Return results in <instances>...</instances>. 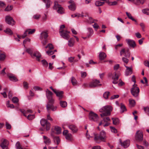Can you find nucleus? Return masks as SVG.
<instances>
[{
  "mask_svg": "<svg viewBox=\"0 0 149 149\" xmlns=\"http://www.w3.org/2000/svg\"><path fill=\"white\" fill-rule=\"evenodd\" d=\"M43 139H45L44 143L46 145H49L51 143V141L50 139L46 136H44Z\"/></svg>",
  "mask_w": 149,
  "mask_h": 149,
  "instance_id": "c85d7f7f",
  "label": "nucleus"
},
{
  "mask_svg": "<svg viewBox=\"0 0 149 149\" xmlns=\"http://www.w3.org/2000/svg\"><path fill=\"white\" fill-rule=\"evenodd\" d=\"M113 108L111 106L107 105L103 107L99 110L100 112H103L100 114L102 117L104 116H109L110 115L111 112L112 111Z\"/></svg>",
  "mask_w": 149,
  "mask_h": 149,
  "instance_id": "f257e3e1",
  "label": "nucleus"
},
{
  "mask_svg": "<svg viewBox=\"0 0 149 149\" xmlns=\"http://www.w3.org/2000/svg\"><path fill=\"white\" fill-rule=\"evenodd\" d=\"M53 8L57 10V12L59 13L62 14L64 13V9L61 5L58 4L57 1H55L54 2Z\"/></svg>",
  "mask_w": 149,
  "mask_h": 149,
  "instance_id": "20e7f679",
  "label": "nucleus"
},
{
  "mask_svg": "<svg viewBox=\"0 0 149 149\" xmlns=\"http://www.w3.org/2000/svg\"><path fill=\"white\" fill-rule=\"evenodd\" d=\"M121 146L124 148H127L130 145V141L129 140H126L123 142Z\"/></svg>",
  "mask_w": 149,
  "mask_h": 149,
  "instance_id": "4be33fe9",
  "label": "nucleus"
},
{
  "mask_svg": "<svg viewBox=\"0 0 149 149\" xmlns=\"http://www.w3.org/2000/svg\"><path fill=\"white\" fill-rule=\"evenodd\" d=\"M15 146L17 149H22V148L21 147L20 143L19 141L17 142Z\"/></svg>",
  "mask_w": 149,
  "mask_h": 149,
  "instance_id": "3c124183",
  "label": "nucleus"
},
{
  "mask_svg": "<svg viewBox=\"0 0 149 149\" xmlns=\"http://www.w3.org/2000/svg\"><path fill=\"white\" fill-rule=\"evenodd\" d=\"M71 82L72 85L74 86L76 85L77 84V81L73 77H71Z\"/></svg>",
  "mask_w": 149,
  "mask_h": 149,
  "instance_id": "de8ad7c7",
  "label": "nucleus"
},
{
  "mask_svg": "<svg viewBox=\"0 0 149 149\" xmlns=\"http://www.w3.org/2000/svg\"><path fill=\"white\" fill-rule=\"evenodd\" d=\"M145 0H136V2H134V3L136 5H138L140 4H143L145 1Z\"/></svg>",
  "mask_w": 149,
  "mask_h": 149,
  "instance_id": "e433bc0d",
  "label": "nucleus"
},
{
  "mask_svg": "<svg viewBox=\"0 0 149 149\" xmlns=\"http://www.w3.org/2000/svg\"><path fill=\"white\" fill-rule=\"evenodd\" d=\"M26 51L27 52L31 55V57L32 56L33 54V50L32 49L27 48L26 49Z\"/></svg>",
  "mask_w": 149,
  "mask_h": 149,
  "instance_id": "a18cd8bd",
  "label": "nucleus"
},
{
  "mask_svg": "<svg viewBox=\"0 0 149 149\" xmlns=\"http://www.w3.org/2000/svg\"><path fill=\"white\" fill-rule=\"evenodd\" d=\"M81 75L82 77L84 78L86 76V72H81Z\"/></svg>",
  "mask_w": 149,
  "mask_h": 149,
  "instance_id": "0e129e2a",
  "label": "nucleus"
},
{
  "mask_svg": "<svg viewBox=\"0 0 149 149\" xmlns=\"http://www.w3.org/2000/svg\"><path fill=\"white\" fill-rule=\"evenodd\" d=\"M59 33L61 36L64 39L68 40L70 36L68 34L70 33V31L62 30H59Z\"/></svg>",
  "mask_w": 149,
  "mask_h": 149,
  "instance_id": "6e6552de",
  "label": "nucleus"
},
{
  "mask_svg": "<svg viewBox=\"0 0 149 149\" xmlns=\"http://www.w3.org/2000/svg\"><path fill=\"white\" fill-rule=\"evenodd\" d=\"M120 112L123 113L125 111H127L126 109L125 106L122 103L120 104Z\"/></svg>",
  "mask_w": 149,
  "mask_h": 149,
  "instance_id": "2f4dec72",
  "label": "nucleus"
},
{
  "mask_svg": "<svg viewBox=\"0 0 149 149\" xmlns=\"http://www.w3.org/2000/svg\"><path fill=\"white\" fill-rule=\"evenodd\" d=\"M140 25L141 27L142 30L144 31V29L145 27V26L144 24L143 23H141L140 24Z\"/></svg>",
  "mask_w": 149,
  "mask_h": 149,
  "instance_id": "338daca9",
  "label": "nucleus"
},
{
  "mask_svg": "<svg viewBox=\"0 0 149 149\" xmlns=\"http://www.w3.org/2000/svg\"><path fill=\"white\" fill-rule=\"evenodd\" d=\"M75 42L73 38H71L68 41V45L69 47H73Z\"/></svg>",
  "mask_w": 149,
  "mask_h": 149,
  "instance_id": "a878e982",
  "label": "nucleus"
},
{
  "mask_svg": "<svg viewBox=\"0 0 149 149\" xmlns=\"http://www.w3.org/2000/svg\"><path fill=\"white\" fill-rule=\"evenodd\" d=\"M89 119L92 121L96 122L98 119L97 115L93 112L91 111L89 113Z\"/></svg>",
  "mask_w": 149,
  "mask_h": 149,
  "instance_id": "9b49d317",
  "label": "nucleus"
},
{
  "mask_svg": "<svg viewBox=\"0 0 149 149\" xmlns=\"http://www.w3.org/2000/svg\"><path fill=\"white\" fill-rule=\"evenodd\" d=\"M21 112L23 114L24 116H26V114L28 113H31L32 112V111L30 109H28L27 110H25L23 109H20Z\"/></svg>",
  "mask_w": 149,
  "mask_h": 149,
  "instance_id": "bb28decb",
  "label": "nucleus"
},
{
  "mask_svg": "<svg viewBox=\"0 0 149 149\" xmlns=\"http://www.w3.org/2000/svg\"><path fill=\"white\" fill-rule=\"evenodd\" d=\"M119 97V95H114L113 96H112L110 97V99L111 100H113V99L117 98H118Z\"/></svg>",
  "mask_w": 149,
  "mask_h": 149,
  "instance_id": "052dcab7",
  "label": "nucleus"
},
{
  "mask_svg": "<svg viewBox=\"0 0 149 149\" xmlns=\"http://www.w3.org/2000/svg\"><path fill=\"white\" fill-rule=\"evenodd\" d=\"M104 4V2H101L100 1H97L95 2V5L97 6H100Z\"/></svg>",
  "mask_w": 149,
  "mask_h": 149,
  "instance_id": "4c0bfd02",
  "label": "nucleus"
},
{
  "mask_svg": "<svg viewBox=\"0 0 149 149\" xmlns=\"http://www.w3.org/2000/svg\"><path fill=\"white\" fill-rule=\"evenodd\" d=\"M43 1L46 3V7L47 8H48L50 7L51 2L50 0H43Z\"/></svg>",
  "mask_w": 149,
  "mask_h": 149,
  "instance_id": "f704fd0d",
  "label": "nucleus"
},
{
  "mask_svg": "<svg viewBox=\"0 0 149 149\" xmlns=\"http://www.w3.org/2000/svg\"><path fill=\"white\" fill-rule=\"evenodd\" d=\"M6 129H10L11 128V125L8 122L6 123Z\"/></svg>",
  "mask_w": 149,
  "mask_h": 149,
  "instance_id": "e2e57ef3",
  "label": "nucleus"
},
{
  "mask_svg": "<svg viewBox=\"0 0 149 149\" xmlns=\"http://www.w3.org/2000/svg\"><path fill=\"white\" fill-rule=\"evenodd\" d=\"M12 8H13L12 6H8L5 9V11H9L11 10L12 9Z\"/></svg>",
  "mask_w": 149,
  "mask_h": 149,
  "instance_id": "4d7b16f0",
  "label": "nucleus"
},
{
  "mask_svg": "<svg viewBox=\"0 0 149 149\" xmlns=\"http://www.w3.org/2000/svg\"><path fill=\"white\" fill-rule=\"evenodd\" d=\"M122 60L125 63L127 64L129 62V59L127 58L123 57L122 58Z\"/></svg>",
  "mask_w": 149,
  "mask_h": 149,
  "instance_id": "864d4df0",
  "label": "nucleus"
},
{
  "mask_svg": "<svg viewBox=\"0 0 149 149\" xmlns=\"http://www.w3.org/2000/svg\"><path fill=\"white\" fill-rule=\"evenodd\" d=\"M41 62H42V65L44 67L47 68L48 67V63L45 60L43 59L42 60Z\"/></svg>",
  "mask_w": 149,
  "mask_h": 149,
  "instance_id": "79ce46f5",
  "label": "nucleus"
},
{
  "mask_svg": "<svg viewBox=\"0 0 149 149\" xmlns=\"http://www.w3.org/2000/svg\"><path fill=\"white\" fill-rule=\"evenodd\" d=\"M30 39L28 38H26L25 40H24L23 41V44L24 47H25V45H24V44H25L27 42H30Z\"/></svg>",
  "mask_w": 149,
  "mask_h": 149,
  "instance_id": "680f3d73",
  "label": "nucleus"
},
{
  "mask_svg": "<svg viewBox=\"0 0 149 149\" xmlns=\"http://www.w3.org/2000/svg\"><path fill=\"white\" fill-rule=\"evenodd\" d=\"M54 103H47L46 105V109L47 111L51 109L52 111H55L56 110L57 107L54 106L53 105Z\"/></svg>",
  "mask_w": 149,
  "mask_h": 149,
  "instance_id": "2eb2a0df",
  "label": "nucleus"
},
{
  "mask_svg": "<svg viewBox=\"0 0 149 149\" xmlns=\"http://www.w3.org/2000/svg\"><path fill=\"white\" fill-rule=\"evenodd\" d=\"M4 31L6 33L9 35H11L13 33V32L12 30L8 28L6 29V30Z\"/></svg>",
  "mask_w": 149,
  "mask_h": 149,
  "instance_id": "ea45409f",
  "label": "nucleus"
},
{
  "mask_svg": "<svg viewBox=\"0 0 149 149\" xmlns=\"http://www.w3.org/2000/svg\"><path fill=\"white\" fill-rule=\"evenodd\" d=\"M60 105L63 108H65L67 106V102L65 101H60Z\"/></svg>",
  "mask_w": 149,
  "mask_h": 149,
  "instance_id": "c756f323",
  "label": "nucleus"
},
{
  "mask_svg": "<svg viewBox=\"0 0 149 149\" xmlns=\"http://www.w3.org/2000/svg\"><path fill=\"white\" fill-rule=\"evenodd\" d=\"M134 84L133 86H134L131 89V92L132 95L135 97H137L139 95V88L137 86H134Z\"/></svg>",
  "mask_w": 149,
  "mask_h": 149,
  "instance_id": "1a4fd4ad",
  "label": "nucleus"
},
{
  "mask_svg": "<svg viewBox=\"0 0 149 149\" xmlns=\"http://www.w3.org/2000/svg\"><path fill=\"white\" fill-rule=\"evenodd\" d=\"M103 121L105 122H106L107 121H110V119L109 117H106L103 118Z\"/></svg>",
  "mask_w": 149,
  "mask_h": 149,
  "instance_id": "69168bd1",
  "label": "nucleus"
},
{
  "mask_svg": "<svg viewBox=\"0 0 149 149\" xmlns=\"http://www.w3.org/2000/svg\"><path fill=\"white\" fill-rule=\"evenodd\" d=\"M41 54L38 51H36L33 54L31 57L33 58H34V57H36V60L38 61H40V58H41Z\"/></svg>",
  "mask_w": 149,
  "mask_h": 149,
  "instance_id": "dca6fc26",
  "label": "nucleus"
},
{
  "mask_svg": "<svg viewBox=\"0 0 149 149\" xmlns=\"http://www.w3.org/2000/svg\"><path fill=\"white\" fill-rule=\"evenodd\" d=\"M35 117V115L33 114H29L27 116V118L29 120H31L34 119Z\"/></svg>",
  "mask_w": 149,
  "mask_h": 149,
  "instance_id": "8fccbe9b",
  "label": "nucleus"
},
{
  "mask_svg": "<svg viewBox=\"0 0 149 149\" xmlns=\"http://www.w3.org/2000/svg\"><path fill=\"white\" fill-rule=\"evenodd\" d=\"M5 21L7 24L11 25H14L15 23V22L13 18L9 16H6Z\"/></svg>",
  "mask_w": 149,
  "mask_h": 149,
  "instance_id": "ddd939ff",
  "label": "nucleus"
},
{
  "mask_svg": "<svg viewBox=\"0 0 149 149\" xmlns=\"http://www.w3.org/2000/svg\"><path fill=\"white\" fill-rule=\"evenodd\" d=\"M99 57L100 59V60H102L106 57V55L104 52H100V53Z\"/></svg>",
  "mask_w": 149,
  "mask_h": 149,
  "instance_id": "393cba45",
  "label": "nucleus"
},
{
  "mask_svg": "<svg viewBox=\"0 0 149 149\" xmlns=\"http://www.w3.org/2000/svg\"><path fill=\"white\" fill-rule=\"evenodd\" d=\"M142 12L147 15H149V9L146 8L142 10Z\"/></svg>",
  "mask_w": 149,
  "mask_h": 149,
  "instance_id": "49530a36",
  "label": "nucleus"
},
{
  "mask_svg": "<svg viewBox=\"0 0 149 149\" xmlns=\"http://www.w3.org/2000/svg\"><path fill=\"white\" fill-rule=\"evenodd\" d=\"M136 140L139 142H141L143 139V132L140 130H137L135 135Z\"/></svg>",
  "mask_w": 149,
  "mask_h": 149,
  "instance_id": "39448f33",
  "label": "nucleus"
},
{
  "mask_svg": "<svg viewBox=\"0 0 149 149\" xmlns=\"http://www.w3.org/2000/svg\"><path fill=\"white\" fill-rule=\"evenodd\" d=\"M100 81L97 79H94L92 80L89 84V87L90 88H94L98 86L102 85L101 84H99Z\"/></svg>",
  "mask_w": 149,
  "mask_h": 149,
  "instance_id": "0eeeda50",
  "label": "nucleus"
},
{
  "mask_svg": "<svg viewBox=\"0 0 149 149\" xmlns=\"http://www.w3.org/2000/svg\"><path fill=\"white\" fill-rule=\"evenodd\" d=\"M48 36V35L47 32L45 31H43L40 33V38L41 39H46Z\"/></svg>",
  "mask_w": 149,
  "mask_h": 149,
  "instance_id": "412c9836",
  "label": "nucleus"
},
{
  "mask_svg": "<svg viewBox=\"0 0 149 149\" xmlns=\"http://www.w3.org/2000/svg\"><path fill=\"white\" fill-rule=\"evenodd\" d=\"M54 130L56 132V133L57 134H60L61 133V128L59 127L55 126Z\"/></svg>",
  "mask_w": 149,
  "mask_h": 149,
  "instance_id": "72a5a7b5",
  "label": "nucleus"
},
{
  "mask_svg": "<svg viewBox=\"0 0 149 149\" xmlns=\"http://www.w3.org/2000/svg\"><path fill=\"white\" fill-rule=\"evenodd\" d=\"M54 133V132H52L51 133V135L53 136L54 141L55 142L56 141L57 145H58L60 142L59 137L58 136L54 137L53 135Z\"/></svg>",
  "mask_w": 149,
  "mask_h": 149,
  "instance_id": "b1692460",
  "label": "nucleus"
},
{
  "mask_svg": "<svg viewBox=\"0 0 149 149\" xmlns=\"http://www.w3.org/2000/svg\"><path fill=\"white\" fill-rule=\"evenodd\" d=\"M110 128L112 132L115 133H116L117 132V130L114 127L110 126Z\"/></svg>",
  "mask_w": 149,
  "mask_h": 149,
  "instance_id": "5fc2aeb1",
  "label": "nucleus"
},
{
  "mask_svg": "<svg viewBox=\"0 0 149 149\" xmlns=\"http://www.w3.org/2000/svg\"><path fill=\"white\" fill-rule=\"evenodd\" d=\"M124 65L125 67L126 68V70L125 71V74L126 76H127L131 74L132 73V68H130L126 66L125 64Z\"/></svg>",
  "mask_w": 149,
  "mask_h": 149,
  "instance_id": "5701e85b",
  "label": "nucleus"
},
{
  "mask_svg": "<svg viewBox=\"0 0 149 149\" xmlns=\"http://www.w3.org/2000/svg\"><path fill=\"white\" fill-rule=\"evenodd\" d=\"M129 101L131 106L133 107L135 105V102L134 100L130 99L129 100Z\"/></svg>",
  "mask_w": 149,
  "mask_h": 149,
  "instance_id": "37998d69",
  "label": "nucleus"
},
{
  "mask_svg": "<svg viewBox=\"0 0 149 149\" xmlns=\"http://www.w3.org/2000/svg\"><path fill=\"white\" fill-rule=\"evenodd\" d=\"M12 100L14 103H16L18 102L19 99L17 97H15L12 98Z\"/></svg>",
  "mask_w": 149,
  "mask_h": 149,
  "instance_id": "603ef678",
  "label": "nucleus"
},
{
  "mask_svg": "<svg viewBox=\"0 0 149 149\" xmlns=\"http://www.w3.org/2000/svg\"><path fill=\"white\" fill-rule=\"evenodd\" d=\"M68 8L70 10L74 11L76 9V6L75 4H72L68 6Z\"/></svg>",
  "mask_w": 149,
  "mask_h": 149,
  "instance_id": "a19ab883",
  "label": "nucleus"
},
{
  "mask_svg": "<svg viewBox=\"0 0 149 149\" xmlns=\"http://www.w3.org/2000/svg\"><path fill=\"white\" fill-rule=\"evenodd\" d=\"M36 31L35 29H27L28 33L29 34H31L34 33Z\"/></svg>",
  "mask_w": 149,
  "mask_h": 149,
  "instance_id": "09e8293b",
  "label": "nucleus"
},
{
  "mask_svg": "<svg viewBox=\"0 0 149 149\" xmlns=\"http://www.w3.org/2000/svg\"><path fill=\"white\" fill-rule=\"evenodd\" d=\"M126 41L127 44L130 47L132 48L135 47L136 46V44L135 41L130 39H127L126 40Z\"/></svg>",
  "mask_w": 149,
  "mask_h": 149,
  "instance_id": "4468645a",
  "label": "nucleus"
},
{
  "mask_svg": "<svg viewBox=\"0 0 149 149\" xmlns=\"http://www.w3.org/2000/svg\"><path fill=\"white\" fill-rule=\"evenodd\" d=\"M41 17V15L39 14H36L33 16V18L36 19H39Z\"/></svg>",
  "mask_w": 149,
  "mask_h": 149,
  "instance_id": "6e6d98bb",
  "label": "nucleus"
},
{
  "mask_svg": "<svg viewBox=\"0 0 149 149\" xmlns=\"http://www.w3.org/2000/svg\"><path fill=\"white\" fill-rule=\"evenodd\" d=\"M112 119L113 120V124L115 125H117L119 123V119L117 118H112Z\"/></svg>",
  "mask_w": 149,
  "mask_h": 149,
  "instance_id": "7c9ffc66",
  "label": "nucleus"
},
{
  "mask_svg": "<svg viewBox=\"0 0 149 149\" xmlns=\"http://www.w3.org/2000/svg\"><path fill=\"white\" fill-rule=\"evenodd\" d=\"M68 127L69 129L71 131L72 133H75L78 131V128L77 127L73 125H68Z\"/></svg>",
  "mask_w": 149,
  "mask_h": 149,
  "instance_id": "f3484780",
  "label": "nucleus"
},
{
  "mask_svg": "<svg viewBox=\"0 0 149 149\" xmlns=\"http://www.w3.org/2000/svg\"><path fill=\"white\" fill-rule=\"evenodd\" d=\"M8 144V141L6 139H4L0 145V146L3 149H8L7 146Z\"/></svg>",
  "mask_w": 149,
  "mask_h": 149,
  "instance_id": "a211bd4d",
  "label": "nucleus"
},
{
  "mask_svg": "<svg viewBox=\"0 0 149 149\" xmlns=\"http://www.w3.org/2000/svg\"><path fill=\"white\" fill-rule=\"evenodd\" d=\"M6 4L4 2L0 1V7L2 8H4Z\"/></svg>",
  "mask_w": 149,
  "mask_h": 149,
  "instance_id": "bf43d9fd",
  "label": "nucleus"
},
{
  "mask_svg": "<svg viewBox=\"0 0 149 149\" xmlns=\"http://www.w3.org/2000/svg\"><path fill=\"white\" fill-rule=\"evenodd\" d=\"M6 55L3 53L0 52V61H3L6 58Z\"/></svg>",
  "mask_w": 149,
  "mask_h": 149,
  "instance_id": "c9c22d12",
  "label": "nucleus"
},
{
  "mask_svg": "<svg viewBox=\"0 0 149 149\" xmlns=\"http://www.w3.org/2000/svg\"><path fill=\"white\" fill-rule=\"evenodd\" d=\"M110 93V92L108 91L105 92L103 95L104 97L106 99H107Z\"/></svg>",
  "mask_w": 149,
  "mask_h": 149,
  "instance_id": "c03bdc74",
  "label": "nucleus"
},
{
  "mask_svg": "<svg viewBox=\"0 0 149 149\" xmlns=\"http://www.w3.org/2000/svg\"><path fill=\"white\" fill-rule=\"evenodd\" d=\"M126 13L129 19L135 22H136V20L134 19L133 18L131 14H130V13H128L127 12H126Z\"/></svg>",
  "mask_w": 149,
  "mask_h": 149,
  "instance_id": "58836bf2",
  "label": "nucleus"
},
{
  "mask_svg": "<svg viewBox=\"0 0 149 149\" xmlns=\"http://www.w3.org/2000/svg\"><path fill=\"white\" fill-rule=\"evenodd\" d=\"M54 93L56 94V96L58 97L59 100L63 98V91H56L54 92Z\"/></svg>",
  "mask_w": 149,
  "mask_h": 149,
  "instance_id": "aec40b11",
  "label": "nucleus"
},
{
  "mask_svg": "<svg viewBox=\"0 0 149 149\" xmlns=\"http://www.w3.org/2000/svg\"><path fill=\"white\" fill-rule=\"evenodd\" d=\"M135 35L136 37L138 38H140L141 37V34L139 32L136 33Z\"/></svg>",
  "mask_w": 149,
  "mask_h": 149,
  "instance_id": "774afa93",
  "label": "nucleus"
},
{
  "mask_svg": "<svg viewBox=\"0 0 149 149\" xmlns=\"http://www.w3.org/2000/svg\"><path fill=\"white\" fill-rule=\"evenodd\" d=\"M40 123L41 126L44 128L46 130H49L50 128V124L47 120L42 118L41 120Z\"/></svg>",
  "mask_w": 149,
  "mask_h": 149,
  "instance_id": "7ed1b4c3",
  "label": "nucleus"
},
{
  "mask_svg": "<svg viewBox=\"0 0 149 149\" xmlns=\"http://www.w3.org/2000/svg\"><path fill=\"white\" fill-rule=\"evenodd\" d=\"M66 139L69 141H71L72 139V134L70 133H69L67 135L65 136Z\"/></svg>",
  "mask_w": 149,
  "mask_h": 149,
  "instance_id": "473e14b6",
  "label": "nucleus"
},
{
  "mask_svg": "<svg viewBox=\"0 0 149 149\" xmlns=\"http://www.w3.org/2000/svg\"><path fill=\"white\" fill-rule=\"evenodd\" d=\"M114 75L112 77L113 79L112 83L114 84H116L118 83V78L120 75V74L119 72H115L114 73Z\"/></svg>",
  "mask_w": 149,
  "mask_h": 149,
  "instance_id": "f8f14e48",
  "label": "nucleus"
},
{
  "mask_svg": "<svg viewBox=\"0 0 149 149\" xmlns=\"http://www.w3.org/2000/svg\"><path fill=\"white\" fill-rule=\"evenodd\" d=\"M7 76L8 77L10 80L15 82L18 81L17 78L13 74H8Z\"/></svg>",
  "mask_w": 149,
  "mask_h": 149,
  "instance_id": "6ab92c4d",
  "label": "nucleus"
},
{
  "mask_svg": "<svg viewBox=\"0 0 149 149\" xmlns=\"http://www.w3.org/2000/svg\"><path fill=\"white\" fill-rule=\"evenodd\" d=\"M46 53L47 54L49 55H51L53 54L54 53V52H53L52 51H51L50 50L47 51L46 52Z\"/></svg>",
  "mask_w": 149,
  "mask_h": 149,
  "instance_id": "13d9d810",
  "label": "nucleus"
},
{
  "mask_svg": "<svg viewBox=\"0 0 149 149\" xmlns=\"http://www.w3.org/2000/svg\"><path fill=\"white\" fill-rule=\"evenodd\" d=\"M46 96L48 100L47 103H54V100L52 97V93L48 89L46 90Z\"/></svg>",
  "mask_w": 149,
  "mask_h": 149,
  "instance_id": "423d86ee",
  "label": "nucleus"
},
{
  "mask_svg": "<svg viewBox=\"0 0 149 149\" xmlns=\"http://www.w3.org/2000/svg\"><path fill=\"white\" fill-rule=\"evenodd\" d=\"M94 139L96 142L98 140L103 141V140L105 139L106 133L104 131H102L99 135L94 133Z\"/></svg>",
  "mask_w": 149,
  "mask_h": 149,
  "instance_id": "f03ea898",
  "label": "nucleus"
},
{
  "mask_svg": "<svg viewBox=\"0 0 149 149\" xmlns=\"http://www.w3.org/2000/svg\"><path fill=\"white\" fill-rule=\"evenodd\" d=\"M88 35H87V37L89 38L91 37L93 33V29L90 28H88Z\"/></svg>",
  "mask_w": 149,
  "mask_h": 149,
  "instance_id": "cd10ccee",
  "label": "nucleus"
},
{
  "mask_svg": "<svg viewBox=\"0 0 149 149\" xmlns=\"http://www.w3.org/2000/svg\"><path fill=\"white\" fill-rule=\"evenodd\" d=\"M120 56L124 55L126 58H129L130 56V53L129 49L123 48L120 52Z\"/></svg>",
  "mask_w": 149,
  "mask_h": 149,
  "instance_id": "9d476101",
  "label": "nucleus"
}]
</instances>
